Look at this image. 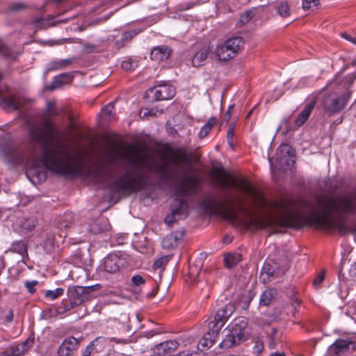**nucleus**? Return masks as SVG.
<instances>
[{"mask_svg": "<svg viewBox=\"0 0 356 356\" xmlns=\"http://www.w3.org/2000/svg\"><path fill=\"white\" fill-rule=\"evenodd\" d=\"M248 320L243 316L235 318L225 330V337L220 343L221 348H230L244 340Z\"/></svg>", "mask_w": 356, "mask_h": 356, "instance_id": "nucleus-5", "label": "nucleus"}, {"mask_svg": "<svg viewBox=\"0 0 356 356\" xmlns=\"http://www.w3.org/2000/svg\"><path fill=\"white\" fill-rule=\"evenodd\" d=\"M63 289L57 288L55 290H48L45 292L44 296L51 300H55L63 293Z\"/></svg>", "mask_w": 356, "mask_h": 356, "instance_id": "nucleus-31", "label": "nucleus"}, {"mask_svg": "<svg viewBox=\"0 0 356 356\" xmlns=\"http://www.w3.org/2000/svg\"><path fill=\"white\" fill-rule=\"evenodd\" d=\"M123 265V260L115 254H110L104 258L99 266L102 270L108 273H118Z\"/></svg>", "mask_w": 356, "mask_h": 356, "instance_id": "nucleus-9", "label": "nucleus"}, {"mask_svg": "<svg viewBox=\"0 0 356 356\" xmlns=\"http://www.w3.org/2000/svg\"><path fill=\"white\" fill-rule=\"evenodd\" d=\"M55 314H56V313L54 314H53V311L51 309H48L43 312L42 316L43 318L48 319L54 316H56Z\"/></svg>", "mask_w": 356, "mask_h": 356, "instance_id": "nucleus-49", "label": "nucleus"}, {"mask_svg": "<svg viewBox=\"0 0 356 356\" xmlns=\"http://www.w3.org/2000/svg\"><path fill=\"white\" fill-rule=\"evenodd\" d=\"M181 241V234L179 232H174L165 236L161 242L163 249L173 250L176 248Z\"/></svg>", "mask_w": 356, "mask_h": 356, "instance_id": "nucleus-14", "label": "nucleus"}, {"mask_svg": "<svg viewBox=\"0 0 356 356\" xmlns=\"http://www.w3.org/2000/svg\"><path fill=\"white\" fill-rule=\"evenodd\" d=\"M94 341L90 342L86 348L83 356H90L94 349Z\"/></svg>", "mask_w": 356, "mask_h": 356, "instance_id": "nucleus-46", "label": "nucleus"}, {"mask_svg": "<svg viewBox=\"0 0 356 356\" xmlns=\"http://www.w3.org/2000/svg\"><path fill=\"white\" fill-rule=\"evenodd\" d=\"M216 121L217 120L216 118H210L199 132V137L200 138H204L206 137L211 131L213 126L216 124Z\"/></svg>", "mask_w": 356, "mask_h": 356, "instance_id": "nucleus-26", "label": "nucleus"}, {"mask_svg": "<svg viewBox=\"0 0 356 356\" xmlns=\"http://www.w3.org/2000/svg\"><path fill=\"white\" fill-rule=\"evenodd\" d=\"M216 184L222 189H227L232 186L249 195L254 204L261 209L270 207L277 210L275 215L273 213L257 216L243 206V200L237 204L243 216L234 211L231 202L225 200L218 201L209 195L202 200V208L207 213H219L227 220L254 230L268 229L272 232H278L284 227H299L303 225L325 227L329 230H338L341 234L348 232L346 225L334 220L333 216L338 218L346 214H356V202L349 195H323L316 196L314 201L300 200L298 202L292 200H281L268 202L263 193L249 181L244 179L229 177L222 168H216L212 172Z\"/></svg>", "mask_w": 356, "mask_h": 356, "instance_id": "nucleus-1", "label": "nucleus"}, {"mask_svg": "<svg viewBox=\"0 0 356 356\" xmlns=\"http://www.w3.org/2000/svg\"><path fill=\"white\" fill-rule=\"evenodd\" d=\"M356 350V341L350 339H339L330 346L325 356H340L345 353Z\"/></svg>", "mask_w": 356, "mask_h": 356, "instance_id": "nucleus-7", "label": "nucleus"}, {"mask_svg": "<svg viewBox=\"0 0 356 356\" xmlns=\"http://www.w3.org/2000/svg\"><path fill=\"white\" fill-rule=\"evenodd\" d=\"M178 347V343L175 340H168L157 344L154 348V353L160 356L171 353Z\"/></svg>", "mask_w": 356, "mask_h": 356, "instance_id": "nucleus-13", "label": "nucleus"}, {"mask_svg": "<svg viewBox=\"0 0 356 356\" xmlns=\"http://www.w3.org/2000/svg\"><path fill=\"white\" fill-rule=\"evenodd\" d=\"M319 4V0H303L302 8L304 10H309L313 7H316Z\"/></svg>", "mask_w": 356, "mask_h": 356, "instance_id": "nucleus-35", "label": "nucleus"}, {"mask_svg": "<svg viewBox=\"0 0 356 356\" xmlns=\"http://www.w3.org/2000/svg\"><path fill=\"white\" fill-rule=\"evenodd\" d=\"M256 10L254 8L245 11L239 18L238 22L241 25L248 23L252 18L255 15Z\"/></svg>", "mask_w": 356, "mask_h": 356, "instance_id": "nucleus-30", "label": "nucleus"}, {"mask_svg": "<svg viewBox=\"0 0 356 356\" xmlns=\"http://www.w3.org/2000/svg\"><path fill=\"white\" fill-rule=\"evenodd\" d=\"M33 339L28 338L17 346L12 347L9 353L12 356H21L27 351L30 346L33 345Z\"/></svg>", "mask_w": 356, "mask_h": 356, "instance_id": "nucleus-19", "label": "nucleus"}, {"mask_svg": "<svg viewBox=\"0 0 356 356\" xmlns=\"http://www.w3.org/2000/svg\"><path fill=\"white\" fill-rule=\"evenodd\" d=\"M14 314L13 310L10 309L8 314L5 316V321L7 323H11L13 321Z\"/></svg>", "mask_w": 356, "mask_h": 356, "instance_id": "nucleus-50", "label": "nucleus"}, {"mask_svg": "<svg viewBox=\"0 0 356 356\" xmlns=\"http://www.w3.org/2000/svg\"><path fill=\"white\" fill-rule=\"evenodd\" d=\"M85 293V291L82 293V294H80V295H76L74 297L76 299L79 298H81L83 299V301L84 300L83 299V294Z\"/></svg>", "mask_w": 356, "mask_h": 356, "instance_id": "nucleus-59", "label": "nucleus"}, {"mask_svg": "<svg viewBox=\"0 0 356 356\" xmlns=\"http://www.w3.org/2000/svg\"><path fill=\"white\" fill-rule=\"evenodd\" d=\"M276 12L282 17H287L291 15V10L286 1L280 2L276 7Z\"/></svg>", "mask_w": 356, "mask_h": 356, "instance_id": "nucleus-27", "label": "nucleus"}, {"mask_svg": "<svg viewBox=\"0 0 356 356\" xmlns=\"http://www.w3.org/2000/svg\"><path fill=\"white\" fill-rule=\"evenodd\" d=\"M79 340L74 337L65 338L58 347L57 354L58 356H71L79 346Z\"/></svg>", "mask_w": 356, "mask_h": 356, "instance_id": "nucleus-11", "label": "nucleus"}, {"mask_svg": "<svg viewBox=\"0 0 356 356\" xmlns=\"http://www.w3.org/2000/svg\"><path fill=\"white\" fill-rule=\"evenodd\" d=\"M8 51V49H5V51L3 52L4 55L7 57H10V55L7 52Z\"/></svg>", "mask_w": 356, "mask_h": 356, "instance_id": "nucleus-61", "label": "nucleus"}, {"mask_svg": "<svg viewBox=\"0 0 356 356\" xmlns=\"http://www.w3.org/2000/svg\"><path fill=\"white\" fill-rule=\"evenodd\" d=\"M23 8V5L21 3L13 4L11 6V9L13 10H19Z\"/></svg>", "mask_w": 356, "mask_h": 356, "instance_id": "nucleus-53", "label": "nucleus"}, {"mask_svg": "<svg viewBox=\"0 0 356 356\" xmlns=\"http://www.w3.org/2000/svg\"><path fill=\"white\" fill-rule=\"evenodd\" d=\"M277 332V329H275V328H271V329H270V335L271 339H272L273 340H274V339H275V335H276Z\"/></svg>", "mask_w": 356, "mask_h": 356, "instance_id": "nucleus-54", "label": "nucleus"}, {"mask_svg": "<svg viewBox=\"0 0 356 356\" xmlns=\"http://www.w3.org/2000/svg\"><path fill=\"white\" fill-rule=\"evenodd\" d=\"M63 0H55L56 3H60Z\"/></svg>", "mask_w": 356, "mask_h": 356, "instance_id": "nucleus-63", "label": "nucleus"}, {"mask_svg": "<svg viewBox=\"0 0 356 356\" xmlns=\"http://www.w3.org/2000/svg\"><path fill=\"white\" fill-rule=\"evenodd\" d=\"M234 124H230V126L229 127V129L227 130V143L232 148H234V144L232 143V138L234 136Z\"/></svg>", "mask_w": 356, "mask_h": 356, "instance_id": "nucleus-38", "label": "nucleus"}, {"mask_svg": "<svg viewBox=\"0 0 356 356\" xmlns=\"http://www.w3.org/2000/svg\"><path fill=\"white\" fill-rule=\"evenodd\" d=\"M58 130L49 116L42 118L41 124L30 125L29 143L13 153V161L29 168H36L42 163L52 172L64 176H79L106 184L112 177L107 168L92 164L85 166L72 154L69 147L60 142H49Z\"/></svg>", "mask_w": 356, "mask_h": 356, "instance_id": "nucleus-3", "label": "nucleus"}, {"mask_svg": "<svg viewBox=\"0 0 356 356\" xmlns=\"http://www.w3.org/2000/svg\"><path fill=\"white\" fill-rule=\"evenodd\" d=\"M341 35L344 39H346V40L350 41V42L356 44V36L355 37H353V36H351L350 35H349V34H348L346 33H341Z\"/></svg>", "mask_w": 356, "mask_h": 356, "instance_id": "nucleus-48", "label": "nucleus"}, {"mask_svg": "<svg viewBox=\"0 0 356 356\" xmlns=\"http://www.w3.org/2000/svg\"><path fill=\"white\" fill-rule=\"evenodd\" d=\"M316 105V100L313 99L309 104H307L304 109L300 112L296 120V124L298 127H301L303 125L305 122L307 120L309 117L310 116L312 111Z\"/></svg>", "mask_w": 356, "mask_h": 356, "instance_id": "nucleus-16", "label": "nucleus"}, {"mask_svg": "<svg viewBox=\"0 0 356 356\" xmlns=\"http://www.w3.org/2000/svg\"><path fill=\"white\" fill-rule=\"evenodd\" d=\"M341 186L340 184L337 182L330 181V183L327 185V190L330 193L335 192L338 188Z\"/></svg>", "mask_w": 356, "mask_h": 356, "instance_id": "nucleus-44", "label": "nucleus"}, {"mask_svg": "<svg viewBox=\"0 0 356 356\" xmlns=\"http://www.w3.org/2000/svg\"><path fill=\"white\" fill-rule=\"evenodd\" d=\"M275 294L276 292L274 289H266L261 295L259 304L264 306L269 305L275 298Z\"/></svg>", "mask_w": 356, "mask_h": 356, "instance_id": "nucleus-25", "label": "nucleus"}, {"mask_svg": "<svg viewBox=\"0 0 356 356\" xmlns=\"http://www.w3.org/2000/svg\"><path fill=\"white\" fill-rule=\"evenodd\" d=\"M225 241H227V243H230L232 241V238L227 236L225 237L223 239Z\"/></svg>", "mask_w": 356, "mask_h": 356, "instance_id": "nucleus-60", "label": "nucleus"}, {"mask_svg": "<svg viewBox=\"0 0 356 356\" xmlns=\"http://www.w3.org/2000/svg\"><path fill=\"white\" fill-rule=\"evenodd\" d=\"M102 113L111 120L113 118L114 105L113 103L108 104L102 109Z\"/></svg>", "mask_w": 356, "mask_h": 356, "instance_id": "nucleus-33", "label": "nucleus"}, {"mask_svg": "<svg viewBox=\"0 0 356 356\" xmlns=\"http://www.w3.org/2000/svg\"><path fill=\"white\" fill-rule=\"evenodd\" d=\"M62 70L60 61V60H54L51 62L47 68V71H53V70Z\"/></svg>", "mask_w": 356, "mask_h": 356, "instance_id": "nucleus-40", "label": "nucleus"}, {"mask_svg": "<svg viewBox=\"0 0 356 356\" xmlns=\"http://www.w3.org/2000/svg\"><path fill=\"white\" fill-rule=\"evenodd\" d=\"M0 356H12L9 353H4L1 354Z\"/></svg>", "mask_w": 356, "mask_h": 356, "instance_id": "nucleus-62", "label": "nucleus"}, {"mask_svg": "<svg viewBox=\"0 0 356 356\" xmlns=\"http://www.w3.org/2000/svg\"><path fill=\"white\" fill-rule=\"evenodd\" d=\"M37 220L35 218H23L20 222V225L22 229L27 232L32 231L35 225H36Z\"/></svg>", "mask_w": 356, "mask_h": 356, "instance_id": "nucleus-29", "label": "nucleus"}, {"mask_svg": "<svg viewBox=\"0 0 356 356\" xmlns=\"http://www.w3.org/2000/svg\"><path fill=\"white\" fill-rule=\"evenodd\" d=\"M10 249L13 252H17L22 257L27 254L26 244L24 241H19L13 243Z\"/></svg>", "mask_w": 356, "mask_h": 356, "instance_id": "nucleus-28", "label": "nucleus"}, {"mask_svg": "<svg viewBox=\"0 0 356 356\" xmlns=\"http://www.w3.org/2000/svg\"><path fill=\"white\" fill-rule=\"evenodd\" d=\"M241 260V254L240 253H227L225 254L224 261L225 266L231 268L236 266Z\"/></svg>", "mask_w": 356, "mask_h": 356, "instance_id": "nucleus-23", "label": "nucleus"}, {"mask_svg": "<svg viewBox=\"0 0 356 356\" xmlns=\"http://www.w3.org/2000/svg\"><path fill=\"white\" fill-rule=\"evenodd\" d=\"M83 50L86 54H91L96 51L97 46L92 44H86L83 46Z\"/></svg>", "mask_w": 356, "mask_h": 356, "instance_id": "nucleus-43", "label": "nucleus"}, {"mask_svg": "<svg viewBox=\"0 0 356 356\" xmlns=\"http://www.w3.org/2000/svg\"><path fill=\"white\" fill-rule=\"evenodd\" d=\"M140 115L141 118L156 116V112H154L153 109L149 110L148 108H145L141 110Z\"/></svg>", "mask_w": 356, "mask_h": 356, "instance_id": "nucleus-41", "label": "nucleus"}, {"mask_svg": "<svg viewBox=\"0 0 356 356\" xmlns=\"http://www.w3.org/2000/svg\"><path fill=\"white\" fill-rule=\"evenodd\" d=\"M38 284V281L37 280H33V281H26L24 282V285L26 286V288L27 289L28 291L31 293V294H33L35 292V286H37Z\"/></svg>", "mask_w": 356, "mask_h": 356, "instance_id": "nucleus-37", "label": "nucleus"}, {"mask_svg": "<svg viewBox=\"0 0 356 356\" xmlns=\"http://www.w3.org/2000/svg\"><path fill=\"white\" fill-rule=\"evenodd\" d=\"M84 291H86V289L81 286H79L72 291L70 300H63L60 305L57 307L55 315L63 314L81 305L83 302V299L81 297L76 299L74 296L82 294Z\"/></svg>", "mask_w": 356, "mask_h": 356, "instance_id": "nucleus-8", "label": "nucleus"}, {"mask_svg": "<svg viewBox=\"0 0 356 356\" xmlns=\"http://www.w3.org/2000/svg\"><path fill=\"white\" fill-rule=\"evenodd\" d=\"M101 222H95L90 225V231L95 234H97L104 231V228L100 227Z\"/></svg>", "mask_w": 356, "mask_h": 356, "instance_id": "nucleus-39", "label": "nucleus"}, {"mask_svg": "<svg viewBox=\"0 0 356 356\" xmlns=\"http://www.w3.org/2000/svg\"><path fill=\"white\" fill-rule=\"evenodd\" d=\"M134 34L135 33H132L131 32L124 33L123 35V38L124 39L131 38Z\"/></svg>", "mask_w": 356, "mask_h": 356, "instance_id": "nucleus-55", "label": "nucleus"}, {"mask_svg": "<svg viewBox=\"0 0 356 356\" xmlns=\"http://www.w3.org/2000/svg\"><path fill=\"white\" fill-rule=\"evenodd\" d=\"M325 279V272L320 273L314 279L313 282V284L315 287H318L321 283Z\"/></svg>", "mask_w": 356, "mask_h": 356, "instance_id": "nucleus-42", "label": "nucleus"}, {"mask_svg": "<svg viewBox=\"0 0 356 356\" xmlns=\"http://www.w3.org/2000/svg\"><path fill=\"white\" fill-rule=\"evenodd\" d=\"M171 52V49L168 46L155 47L150 53V58L156 63H160L167 60L170 57Z\"/></svg>", "mask_w": 356, "mask_h": 356, "instance_id": "nucleus-12", "label": "nucleus"}, {"mask_svg": "<svg viewBox=\"0 0 356 356\" xmlns=\"http://www.w3.org/2000/svg\"><path fill=\"white\" fill-rule=\"evenodd\" d=\"M72 79V76L70 74H62L54 78V80L51 86H49L50 90H54L61 86L63 84L70 83Z\"/></svg>", "mask_w": 356, "mask_h": 356, "instance_id": "nucleus-21", "label": "nucleus"}, {"mask_svg": "<svg viewBox=\"0 0 356 356\" xmlns=\"http://www.w3.org/2000/svg\"><path fill=\"white\" fill-rule=\"evenodd\" d=\"M270 356H286L284 353H275L271 354Z\"/></svg>", "mask_w": 356, "mask_h": 356, "instance_id": "nucleus-58", "label": "nucleus"}, {"mask_svg": "<svg viewBox=\"0 0 356 356\" xmlns=\"http://www.w3.org/2000/svg\"><path fill=\"white\" fill-rule=\"evenodd\" d=\"M47 111L50 115H57L56 111L54 109V103L50 101L47 102Z\"/></svg>", "mask_w": 356, "mask_h": 356, "instance_id": "nucleus-45", "label": "nucleus"}, {"mask_svg": "<svg viewBox=\"0 0 356 356\" xmlns=\"http://www.w3.org/2000/svg\"><path fill=\"white\" fill-rule=\"evenodd\" d=\"M300 305V302L298 301V299H294L293 300V310H294V312L296 310V307L297 306H299Z\"/></svg>", "mask_w": 356, "mask_h": 356, "instance_id": "nucleus-56", "label": "nucleus"}, {"mask_svg": "<svg viewBox=\"0 0 356 356\" xmlns=\"http://www.w3.org/2000/svg\"><path fill=\"white\" fill-rule=\"evenodd\" d=\"M211 49L209 46H203L192 58V64L194 67L202 66L204 64Z\"/></svg>", "mask_w": 356, "mask_h": 356, "instance_id": "nucleus-17", "label": "nucleus"}, {"mask_svg": "<svg viewBox=\"0 0 356 356\" xmlns=\"http://www.w3.org/2000/svg\"><path fill=\"white\" fill-rule=\"evenodd\" d=\"M1 106L7 110L16 111L21 107L20 100L15 97H7L2 99Z\"/></svg>", "mask_w": 356, "mask_h": 356, "instance_id": "nucleus-20", "label": "nucleus"}, {"mask_svg": "<svg viewBox=\"0 0 356 356\" xmlns=\"http://www.w3.org/2000/svg\"><path fill=\"white\" fill-rule=\"evenodd\" d=\"M355 78L356 76L347 77L344 80H342L339 76L335 78L331 84L341 85L346 91L340 95L337 92H334L326 95L322 102V106L325 111L330 115H334L339 113L345 108L351 93L348 89Z\"/></svg>", "mask_w": 356, "mask_h": 356, "instance_id": "nucleus-4", "label": "nucleus"}, {"mask_svg": "<svg viewBox=\"0 0 356 356\" xmlns=\"http://www.w3.org/2000/svg\"><path fill=\"white\" fill-rule=\"evenodd\" d=\"M136 66L135 62H134L131 59H128L122 62L121 67L123 70L126 71H129Z\"/></svg>", "mask_w": 356, "mask_h": 356, "instance_id": "nucleus-36", "label": "nucleus"}, {"mask_svg": "<svg viewBox=\"0 0 356 356\" xmlns=\"http://www.w3.org/2000/svg\"><path fill=\"white\" fill-rule=\"evenodd\" d=\"M252 110L250 111L247 117H249L250 115V114L252 113Z\"/></svg>", "mask_w": 356, "mask_h": 356, "instance_id": "nucleus-64", "label": "nucleus"}, {"mask_svg": "<svg viewBox=\"0 0 356 356\" xmlns=\"http://www.w3.org/2000/svg\"><path fill=\"white\" fill-rule=\"evenodd\" d=\"M235 307L232 304H227L221 307L216 313L214 318L216 319L218 323H222V325H225L229 316L234 313Z\"/></svg>", "mask_w": 356, "mask_h": 356, "instance_id": "nucleus-15", "label": "nucleus"}, {"mask_svg": "<svg viewBox=\"0 0 356 356\" xmlns=\"http://www.w3.org/2000/svg\"><path fill=\"white\" fill-rule=\"evenodd\" d=\"M154 94V101H164L172 99L175 95V89L173 86L164 83L155 86L149 90Z\"/></svg>", "mask_w": 356, "mask_h": 356, "instance_id": "nucleus-10", "label": "nucleus"}, {"mask_svg": "<svg viewBox=\"0 0 356 356\" xmlns=\"http://www.w3.org/2000/svg\"><path fill=\"white\" fill-rule=\"evenodd\" d=\"M171 256L167 255L157 259L153 264L154 269L163 268L168 262L170 260Z\"/></svg>", "mask_w": 356, "mask_h": 356, "instance_id": "nucleus-32", "label": "nucleus"}, {"mask_svg": "<svg viewBox=\"0 0 356 356\" xmlns=\"http://www.w3.org/2000/svg\"><path fill=\"white\" fill-rule=\"evenodd\" d=\"M131 284L138 287L145 284V280L140 275H135L131 279Z\"/></svg>", "mask_w": 356, "mask_h": 356, "instance_id": "nucleus-34", "label": "nucleus"}, {"mask_svg": "<svg viewBox=\"0 0 356 356\" xmlns=\"http://www.w3.org/2000/svg\"><path fill=\"white\" fill-rule=\"evenodd\" d=\"M73 60V58L60 60L62 69L65 68L67 65H70L72 63Z\"/></svg>", "mask_w": 356, "mask_h": 356, "instance_id": "nucleus-51", "label": "nucleus"}, {"mask_svg": "<svg viewBox=\"0 0 356 356\" xmlns=\"http://www.w3.org/2000/svg\"><path fill=\"white\" fill-rule=\"evenodd\" d=\"M233 108H234V105H230L228 108V109L227 110L225 115H224V118H223V120L226 122H228L230 120V118H231V115H232V111H233Z\"/></svg>", "mask_w": 356, "mask_h": 356, "instance_id": "nucleus-47", "label": "nucleus"}, {"mask_svg": "<svg viewBox=\"0 0 356 356\" xmlns=\"http://www.w3.org/2000/svg\"><path fill=\"white\" fill-rule=\"evenodd\" d=\"M187 154L181 148H170L168 158L170 163L163 162L154 164L149 154L143 148L128 145L124 158L134 167L111 184V188L116 193L126 195L137 193L146 184V175L143 170L147 169L159 176L164 181H176V191L179 197H175L170 203V213L165 218V223L171 226L177 220L186 218L188 215V204L184 200L197 192L199 180L194 175L186 173L180 162L187 159Z\"/></svg>", "mask_w": 356, "mask_h": 356, "instance_id": "nucleus-2", "label": "nucleus"}, {"mask_svg": "<svg viewBox=\"0 0 356 356\" xmlns=\"http://www.w3.org/2000/svg\"><path fill=\"white\" fill-rule=\"evenodd\" d=\"M279 272L275 269V267L269 263H266L262 267L260 274V278L264 282H268L271 279L277 277Z\"/></svg>", "mask_w": 356, "mask_h": 356, "instance_id": "nucleus-18", "label": "nucleus"}, {"mask_svg": "<svg viewBox=\"0 0 356 356\" xmlns=\"http://www.w3.org/2000/svg\"><path fill=\"white\" fill-rule=\"evenodd\" d=\"M49 246V250L50 251L51 248L53 247V242L51 238H48L44 244V248L47 249V247Z\"/></svg>", "mask_w": 356, "mask_h": 356, "instance_id": "nucleus-52", "label": "nucleus"}, {"mask_svg": "<svg viewBox=\"0 0 356 356\" xmlns=\"http://www.w3.org/2000/svg\"><path fill=\"white\" fill-rule=\"evenodd\" d=\"M112 340L113 341H115L116 343H127L128 342L127 339H119L116 338H113Z\"/></svg>", "mask_w": 356, "mask_h": 356, "instance_id": "nucleus-57", "label": "nucleus"}, {"mask_svg": "<svg viewBox=\"0 0 356 356\" xmlns=\"http://www.w3.org/2000/svg\"><path fill=\"white\" fill-rule=\"evenodd\" d=\"M245 44L241 37H232L223 42H219L213 51L217 59L220 62H227L236 57Z\"/></svg>", "mask_w": 356, "mask_h": 356, "instance_id": "nucleus-6", "label": "nucleus"}, {"mask_svg": "<svg viewBox=\"0 0 356 356\" xmlns=\"http://www.w3.org/2000/svg\"><path fill=\"white\" fill-rule=\"evenodd\" d=\"M222 327L223 325H222V323H218V321L213 318V320L208 323V331L207 333L212 335L213 337L218 338Z\"/></svg>", "mask_w": 356, "mask_h": 356, "instance_id": "nucleus-24", "label": "nucleus"}, {"mask_svg": "<svg viewBox=\"0 0 356 356\" xmlns=\"http://www.w3.org/2000/svg\"><path fill=\"white\" fill-rule=\"evenodd\" d=\"M216 337L206 333L200 339L198 343V348L203 351L204 350L210 348L216 342Z\"/></svg>", "mask_w": 356, "mask_h": 356, "instance_id": "nucleus-22", "label": "nucleus"}]
</instances>
